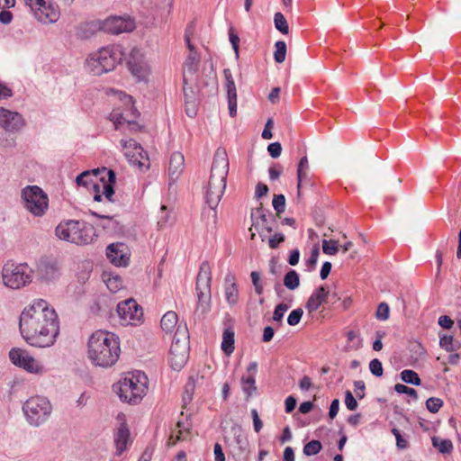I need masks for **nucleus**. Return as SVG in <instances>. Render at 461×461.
<instances>
[{
	"label": "nucleus",
	"mask_w": 461,
	"mask_h": 461,
	"mask_svg": "<svg viewBox=\"0 0 461 461\" xmlns=\"http://www.w3.org/2000/svg\"><path fill=\"white\" fill-rule=\"evenodd\" d=\"M59 328L56 310L43 299L33 300L21 312L20 332L23 339L32 347L53 346L59 335Z\"/></svg>",
	"instance_id": "nucleus-1"
},
{
	"label": "nucleus",
	"mask_w": 461,
	"mask_h": 461,
	"mask_svg": "<svg viewBox=\"0 0 461 461\" xmlns=\"http://www.w3.org/2000/svg\"><path fill=\"white\" fill-rule=\"evenodd\" d=\"M120 355V339L115 333L99 330L89 337L87 357L94 366L111 367L116 364Z\"/></svg>",
	"instance_id": "nucleus-2"
},
{
	"label": "nucleus",
	"mask_w": 461,
	"mask_h": 461,
	"mask_svg": "<svg viewBox=\"0 0 461 461\" xmlns=\"http://www.w3.org/2000/svg\"><path fill=\"white\" fill-rule=\"evenodd\" d=\"M123 57L124 52L121 45H107L87 56L85 61V68L94 76H101L114 70L122 61Z\"/></svg>",
	"instance_id": "nucleus-3"
},
{
	"label": "nucleus",
	"mask_w": 461,
	"mask_h": 461,
	"mask_svg": "<svg viewBox=\"0 0 461 461\" xmlns=\"http://www.w3.org/2000/svg\"><path fill=\"white\" fill-rule=\"evenodd\" d=\"M228 172L229 159L227 154L224 151H217L212 161L205 192L206 203L211 208L218 205L224 194Z\"/></svg>",
	"instance_id": "nucleus-4"
},
{
	"label": "nucleus",
	"mask_w": 461,
	"mask_h": 461,
	"mask_svg": "<svg viewBox=\"0 0 461 461\" xmlns=\"http://www.w3.org/2000/svg\"><path fill=\"white\" fill-rule=\"evenodd\" d=\"M107 94L112 95L122 105L114 108L110 113V120L113 122L115 130L131 131L137 128L135 120L139 116L138 110L134 107L133 99L131 95L114 89H110Z\"/></svg>",
	"instance_id": "nucleus-5"
},
{
	"label": "nucleus",
	"mask_w": 461,
	"mask_h": 461,
	"mask_svg": "<svg viewBox=\"0 0 461 461\" xmlns=\"http://www.w3.org/2000/svg\"><path fill=\"white\" fill-rule=\"evenodd\" d=\"M148 377L141 371L127 373L118 383L117 392L123 402L136 404L146 395Z\"/></svg>",
	"instance_id": "nucleus-6"
},
{
	"label": "nucleus",
	"mask_w": 461,
	"mask_h": 461,
	"mask_svg": "<svg viewBox=\"0 0 461 461\" xmlns=\"http://www.w3.org/2000/svg\"><path fill=\"white\" fill-rule=\"evenodd\" d=\"M57 237L77 245L93 242L95 237L94 226L83 221L68 220L60 222L55 230Z\"/></svg>",
	"instance_id": "nucleus-7"
},
{
	"label": "nucleus",
	"mask_w": 461,
	"mask_h": 461,
	"mask_svg": "<svg viewBox=\"0 0 461 461\" xmlns=\"http://www.w3.org/2000/svg\"><path fill=\"white\" fill-rule=\"evenodd\" d=\"M33 271L26 263L6 262L2 268L4 285L11 289H20L32 282Z\"/></svg>",
	"instance_id": "nucleus-8"
},
{
	"label": "nucleus",
	"mask_w": 461,
	"mask_h": 461,
	"mask_svg": "<svg viewBox=\"0 0 461 461\" xmlns=\"http://www.w3.org/2000/svg\"><path fill=\"white\" fill-rule=\"evenodd\" d=\"M23 411L29 424L38 427L50 417L52 405L48 398L35 395L23 403Z\"/></svg>",
	"instance_id": "nucleus-9"
},
{
	"label": "nucleus",
	"mask_w": 461,
	"mask_h": 461,
	"mask_svg": "<svg viewBox=\"0 0 461 461\" xmlns=\"http://www.w3.org/2000/svg\"><path fill=\"white\" fill-rule=\"evenodd\" d=\"M211 284L212 270L210 264L208 262H203L200 266L196 279V313L204 315L211 309Z\"/></svg>",
	"instance_id": "nucleus-10"
},
{
	"label": "nucleus",
	"mask_w": 461,
	"mask_h": 461,
	"mask_svg": "<svg viewBox=\"0 0 461 461\" xmlns=\"http://www.w3.org/2000/svg\"><path fill=\"white\" fill-rule=\"evenodd\" d=\"M23 207L35 217L43 216L49 208L48 194L38 185H27L22 189Z\"/></svg>",
	"instance_id": "nucleus-11"
},
{
	"label": "nucleus",
	"mask_w": 461,
	"mask_h": 461,
	"mask_svg": "<svg viewBox=\"0 0 461 461\" xmlns=\"http://www.w3.org/2000/svg\"><path fill=\"white\" fill-rule=\"evenodd\" d=\"M35 18L42 23H54L60 16L59 7L52 0H24Z\"/></svg>",
	"instance_id": "nucleus-12"
},
{
	"label": "nucleus",
	"mask_w": 461,
	"mask_h": 461,
	"mask_svg": "<svg viewBox=\"0 0 461 461\" xmlns=\"http://www.w3.org/2000/svg\"><path fill=\"white\" fill-rule=\"evenodd\" d=\"M116 312L122 326H139L144 321L143 309L134 299L120 302Z\"/></svg>",
	"instance_id": "nucleus-13"
},
{
	"label": "nucleus",
	"mask_w": 461,
	"mask_h": 461,
	"mask_svg": "<svg viewBox=\"0 0 461 461\" xmlns=\"http://www.w3.org/2000/svg\"><path fill=\"white\" fill-rule=\"evenodd\" d=\"M122 152L127 160L140 169H148L149 161L148 155L144 152L142 147L134 140L129 139L121 140Z\"/></svg>",
	"instance_id": "nucleus-14"
},
{
	"label": "nucleus",
	"mask_w": 461,
	"mask_h": 461,
	"mask_svg": "<svg viewBox=\"0 0 461 461\" xmlns=\"http://www.w3.org/2000/svg\"><path fill=\"white\" fill-rule=\"evenodd\" d=\"M103 174L104 176H101L90 189L94 200L96 202H101L103 196L108 201H112V197L114 194L113 185L115 183V173L113 170L104 168Z\"/></svg>",
	"instance_id": "nucleus-15"
},
{
	"label": "nucleus",
	"mask_w": 461,
	"mask_h": 461,
	"mask_svg": "<svg viewBox=\"0 0 461 461\" xmlns=\"http://www.w3.org/2000/svg\"><path fill=\"white\" fill-rule=\"evenodd\" d=\"M9 357L12 363L23 368L29 373L41 374L44 372V366L32 357L28 351L22 348H13L9 352Z\"/></svg>",
	"instance_id": "nucleus-16"
},
{
	"label": "nucleus",
	"mask_w": 461,
	"mask_h": 461,
	"mask_svg": "<svg viewBox=\"0 0 461 461\" xmlns=\"http://www.w3.org/2000/svg\"><path fill=\"white\" fill-rule=\"evenodd\" d=\"M189 357L188 344L186 338L181 340L174 338L168 353V363L170 366L176 371L181 370L186 364Z\"/></svg>",
	"instance_id": "nucleus-17"
},
{
	"label": "nucleus",
	"mask_w": 461,
	"mask_h": 461,
	"mask_svg": "<svg viewBox=\"0 0 461 461\" xmlns=\"http://www.w3.org/2000/svg\"><path fill=\"white\" fill-rule=\"evenodd\" d=\"M99 29L108 33L120 34L122 32H132L135 28V23L130 17L110 16L105 20L99 22Z\"/></svg>",
	"instance_id": "nucleus-18"
},
{
	"label": "nucleus",
	"mask_w": 461,
	"mask_h": 461,
	"mask_svg": "<svg viewBox=\"0 0 461 461\" xmlns=\"http://www.w3.org/2000/svg\"><path fill=\"white\" fill-rule=\"evenodd\" d=\"M24 126V120L16 112L0 107V128L9 132L20 131Z\"/></svg>",
	"instance_id": "nucleus-19"
},
{
	"label": "nucleus",
	"mask_w": 461,
	"mask_h": 461,
	"mask_svg": "<svg viewBox=\"0 0 461 461\" xmlns=\"http://www.w3.org/2000/svg\"><path fill=\"white\" fill-rule=\"evenodd\" d=\"M106 256L117 267L127 266L130 260L128 248L123 243L110 244L106 249Z\"/></svg>",
	"instance_id": "nucleus-20"
},
{
	"label": "nucleus",
	"mask_w": 461,
	"mask_h": 461,
	"mask_svg": "<svg viewBox=\"0 0 461 461\" xmlns=\"http://www.w3.org/2000/svg\"><path fill=\"white\" fill-rule=\"evenodd\" d=\"M258 374V363L251 362L247 366V372L242 375L240 383L243 393L247 395V399L251 397L257 391L256 376Z\"/></svg>",
	"instance_id": "nucleus-21"
},
{
	"label": "nucleus",
	"mask_w": 461,
	"mask_h": 461,
	"mask_svg": "<svg viewBox=\"0 0 461 461\" xmlns=\"http://www.w3.org/2000/svg\"><path fill=\"white\" fill-rule=\"evenodd\" d=\"M223 75L225 77L229 113L230 117H235L237 114V90L235 82L229 68L223 70Z\"/></svg>",
	"instance_id": "nucleus-22"
},
{
	"label": "nucleus",
	"mask_w": 461,
	"mask_h": 461,
	"mask_svg": "<svg viewBox=\"0 0 461 461\" xmlns=\"http://www.w3.org/2000/svg\"><path fill=\"white\" fill-rule=\"evenodd\" d=\"M330 291L327 286L321 285L315 289L310 295L305 304V309L311 314L316 312L321 304L326 303Z\"/></svg>",
	"instance_id": "nucleus-23"
},
{
	"label": "nucleus",
	"mask_w": 461,
	"mask_h": 461,
	"mask_svg": "<svg viewBox=\"0 0 461 461\" xmlns=\"http://www.w3.org/2000/svg\"><path fill=\"white\" fill-rule=\"evenodd\" d=\"M113 440L116 447V454L120 456L127 448L130 442V430L123 419L119 426L114 429Z\"/></svg>",
	"instance_id": "nucleus-24"
},
{
	"label": "nucleus",
	"mask_w": 461,
	"mask_h": 461,
	"mask_svg": "<svg viewBox=\"0 0 461 461\" xmlns=\"http://www.w3.org/2000/svg\"><path fill=\"white\" fill-rule=\"evenodd\" d=\"M185 168V158L180 152H174L169 160L168 176L170 182L176 181Z\"/></svg>",
	"instance_id": "nucleus-25"
},
{
	"label": "nucleus",
	"mask_w": 461,
	"mask_h": 461,
	"mask_svg": "<svg viewBox=\"0 0 461 461\" xmlns=\"http://www.w3.org/2000/svg\"><path fill=\"white\" fill-rule=\"evenodd\" d=\"M224 295L227 303L230 305H234L239 302V289L235 276L232 274H228L225 276Z\"/></svg>",
	"instance_id": "nucleus-26"
},
{
	"label": "nucleus",
	"mask_w": 461,
	"mask_h": 461,
	"mask_svg": "<svg viewBox=\"0 0 461 461\" xmlns=\"http://www.w3.org/2000/svg\"><path fill=\"white\" fill-rule=\"evenodd\" d=\"M128 67L131 74L140 80L145 79L149 72L148 63L143 59L137 60L133 56L128 61Z\"/></svg>",
	"instance_id": "nucleus-27"
},
{
	"label": "nucleus",
	"mask_w": 461,
	"mask_h": 461,
	"mask_svg": "<svg viewBox=\"0 0 461 461\" xmlns=\"http://www.w3.org/2000/svg\"><path fill=\"white\" fill-rule=\"evenodd\" d=\"M199 56L196 52L189 53L183 65V80L184 85L187 84L186 75H194L198 68Z\"/></svg>",
	"instance_id": "nucleus-28"
},
{
	"label": "nucleus",
	"mask_w": 461,
	"mask_h": 461,
	"mask_svg": "<svg viewBox=\"0 0 461 461\" xmlns=\"http://www.w3.org/2000/svg\"><path fill=\"white\" fill-rule=\"evenodd\" d=\"M308 170H309V163L306 156L303 157L297 167V189L298 194L300 195L301 188L303 184H307L310 182L308 178Z\"/></svg>",
	"instance_id": "nucleus-29"
},
{
	"label": "nucleus",
	"mask_w": 461,
	"mask_h": 461,
	"mask_svg": "<svg viewBox=\"0 0 461 461\" xmlns=\"http://www.w3.org/2000/svg\"><path fill=\"white\" fill-rule=\"evenodd\" d=\"M178 316L173 311L167 312L161 318L160 327L166 333L171 334L177 326Z\"/></svg>",
	"instance_id": "nucleus-30"
},
{
	"label": "nucleus",
	"mask_w": 461,
	"mask_h": 461,
	"mask_svg": "<svg viewBox=\"0 0 461 461\" xmlns=\"http://www.w3.org/2000/svg\"><path fill=\"white\" fill-rule=\"evenodd\" d=\"M103 280L112 293H116L123 288V280L119 275L104 272Z\"/></svg>",
	"instance_id": "nucleus-31"
},
{
	"label": "nucleus",
	"mask_w": 461,
	"mask_h": 461,
	"mask_svg": "<svg viewBox=\"0 0 461 461\" xmlns=\"http://www.w3.org/2000/svg\"><path fill=\"white\" fill-rule=\"evenodd\" d=\"M251 218L253 221V226L256 229L259 227L266 229L268 232L272 231V228L268 224V220L270 219V215L266 214L261 209L257 210V212L251 213Z\"/></svg>",
	"instance_id": "nucleus-32"
},
{
	"label": "nucleus",
	"mask_w": 461,
	"mask_h": 461,
	"mask_svg": "<svg viewBox=\"0 0 461 461\" xmlns=\"http://www.w3.org/2000/svg\"><path fill=\"white\" fill-rule=\"evenodd\" d=\"M234 348V330L232 328H227L222 334L221 350L230 356Z\"/></svg>",
	"instance_id": "nucleus-33"
},
{
	"label": "nucleus",
	"mask_w": 461,
	"mask_h": 461,
	"mask_svg": "<svg viewBox=\"0 0 461 461\" xmlns=\"http://www.w3.org/2000/svg\"><path fill=\"white\" fill-rule=\"evenodd\" d=\"M99 177L100 176L97 171H85L77 177V184L90 190L95 182L97 181Z\"/></svg>",
	"instance_id": "nucleus-34"
},
{
	"label": "nucleus",
	"mask_w": 461,
	"mask_h": 461,
	"mask_svg": "<svg viewBox=\"0 0 461 461\" xmlns=\"http://www.w3.org/2000/svg\"><path fill=\"white\" fill-rule=\"evenodd\" d=\"M431 440L433 447H436L440 453L447 454L450 453L453 449V444L450 439L433 437Z\"/></svg>",
	"instance_id": "nucleus-35"
},
{
	"label": "nucleus",
	"mask_w": 461,
	"mask_h": 461,
	"mask_svg": "<svg viewBox=\"0 0 461 461\" xmlns=\"http://www.w3.org/2000/svg\"><path fill=\"white\" fill-rule=\"evenodd\" d=\"M40 271L42 277L46 280L55 279L59 274V269L54 263L41 265Z\"/></svg>",
	"instance_id": "nucleus-36"
},
{
	"label": "nucleus",
	"mask_w": 461,
	"mask_h": 461,
	"mask_svg": "<svg viewBox=\"0 0 461 461\" xmlns=\"http://www.w3.org/2000/svg\"><path fill=\"white\" fill-rule=\"evenodd\" d=\"M284 285L290 290H294L300 285L299 275L295 270H289L284 277Z\"/></svg>",
	"instance_id": "nucleus-37"
},
{
	"label": "nucleus",
	"mask_w": 461,
	"mask_h": 461,
	"mask_svg": "<svg viewBox=\"0 0 461 461\" xmlns=\"http://www.w3.org/2000/svg\"><path fill=\"white\" fill-rule=\"evenodd\" d=\"M347 336V345L346 348L348 350H357L361 347V339L357 332L354 330H349L346 334Z\"/></svg>",
	"instance_id": "nucleus-38"
},
{
	"label": "nucleus",
	"mask_w": 461,
	"mask_h": 461,
	"mask_svg": "<svg viewBox=\"0 0 461 461\" xmlns=\"http://www.w3.org/2000/svg\"><path fill=\"white\" fill-rule=\"evenodd\" d=\"M401 378L403 382L407 384H411L414 385H420L421 383L420 378L418 374L411 369H405L401 372Z\"/></svg>",
	"instance_id": "nucleus-39"
},
{
	"label": "nucleus",
	"mask_w": 461,
	"mask_h": 461,
	"mask_svg": "<svg viewBox=\"0 0 461 461\" xmlns=\"http://www.w3.org/2000/svg\"><path fill=\"white\" fill-rule=\"evenodd\" d=\"M286 56V44L283 41H278L275 44L274 59L276 63L285 61Z\"/></svg>",
	"instance_id": "nucleus-40"
},
{
	"label": "nucleus",
	"mask_w": 461,
	"mask_h": 461,
	"mask_svg": "<svg viewBox=\"0 0 461 461\" xmlns=\"http://www.w3.org/2000/svg\"><path fill=\"white\" fill-rule=\"evenodd\" d=\"M322 251L326 255L334 256L339 251V241L334 240H322Z\"/></svg>",
	"instance_id": "nucleus-41"
},
{
	"label": "nucleus",
	"mask_w": 461,
	"mask_h": 461,
	"mask_svg": "<svg viewBox=\"0 0 461 461\" xmlns=\"http://www.w3.org/2000/svg\"><path fill=\"white\" fill-rule=\"evenodd\" d=\"M439 346L447 352H454L458 348V347L455 345L454 338L451 335H444L440 337Z\"/></svg>",
	"instance_id": "nucleus-42"
},
{
	"label": "nucleus",
	"mask_w": 461,
	"mask_h": 461,
	"mask_svg": "<svg viewBox=\"0 0 461 461\" xmlns=\"http://www.w3.org/2000/svg\"><path fill=\"white\" fill-rule=\"evenodd\" d=\"M276 28L283 34H287L289 32L288 23L286 19L281 13H276L274 17Z\"/></svg>",
	"instance_id": "nucleus-43"
},
{
	"label": "nucleus",
	"mask_w": 461,
	"mask_h": 461,
	"mask_svg": "<svg viewBox=\"0 0 461 461\" xmlns=\"http://www.w3.org/2000/svg\"><path fill=\"white\" fill-rule=\"evenodd\" d=\"M322 448L321 443L319 440H311L305 444L303 447V453L306 456H313L318 454Z\"/></svg>",
	"instance_id": "nucleus-44"
},
{
	"label": "nucleus",
	"mask_w": 461,
	"mask_h": 461,
	"mask_svg": "<svg viewBox=\"0 0 461 461\" xmlns=\"http://www.w3.org/2000/svg\"><path fill=\"white\" fill-rule=\"evenodd\" d=\"M390 316V308L386 303H380L375 312V317L379 321H386Z\"/></svg>",
	"instance_id": "nucleus-45"
},
{
	"label": "nucleus",
	"mask_w": 461,
	"mask_h": 461,
	"mask_svg": "<svg viewBox=\"0 0 461 461\" xmlns=\"http://www.w3.org/2000/svg\"><path fill=\"white\" fill-rule=\"evenodd\" d=\"M289 305L286 303H281L277 304L274 310L273 313V321L278 323L282 322V320L284 318V315L285 312L288 310Z\"/></svg>",
	"instance_id": "nucleus-46"
},
{
	"label": "nucleus",
	"mask_w": 461,
	"mask_h": 461,
	"mask_svg": "<svg viewBox=\"0 0 461 461\" xmlns=\"http://www.w3.org/2000/svg\"><path fill=\"white\" fill-rule=\"evenodd\" d=\"M272 204L277 214H280L285 210V198L283 194H275Z\"/></svg>",
	"instance_id": "nucleus-47"
},
{
	"label": "nucleus",
	"mask_w": 461,
	"mask_h": 461,
	"mask_svg": "<svg viewBox=\"0 0 461 461\" xmlns=\"http://www.w3.org/2000/svg\"><path fill=\"white\" fill-rule=\"evenodd\" d=\"M442 405L443 401L439 398L430 397L426 401V407L432 413H437Z\"/></svg>",
	"instance_id": "nucleus-48"
},
{
	"label": "nucleus",
	"mask_w": 461,
	"mask_h": 461,
	"mask_svg": "<svg viewBox=\"0 0 461 461\" xmlns=\"http://www.w3.org/2000/svg\"><path fill=\"white\" fill-rule=\"evenodd\" d=\"M303 314V311L302 308H297V309L293 310L290 312V314L288 315L287 323L290 326L297 325L300 322Z\"/></svg>",
	"instance_id": "nucleus-49"
},
{
	"label": "nucleus",
	"mask_w": 461,
	"mask_h": 461,
	"mask_svg": "<svg viewBox=\"0 0 461 461\" xmlns=\"http://www.w3.org/2000/svg\"><path fill=\"white\" fill-rule=\"evenodd\" d=\"M319 255H320L319 248L317 246H315L312 249L310 257L305 260V265H306L308 270L311 271L315 267L317 261H318Z\"/></svg>",
	"instance_id": "nucleus-50"
},
{
	"label": "nucleus",
	"mask_w": 461,
	"mask_h": 461,
	"mask_svg": "<svg viewBox=\"0 0 461 461\" xmlns=\"http://www.w3.org/2000/svg\"><path fill=\"white\" fill-rule=\"evenodd\" d=\"M394 390L395 392H397L398 393H405V394H408L409 396H411V398H413L414 400H417L418 398V394H417V392L413 389V388H411L405 384H396L394 385Z\"/></svg>",
	"instance_id": "nucleus-51"
},
{
	"label": "nucleus",
	"mask_w": 461,
	"mask_h": 461,
	"mask_svg": "<svg viewBox=\"0 0 461 461\" xmlns=\"http://www.w3.org/2000/svg\"><path fill=\"white\" fill-rule=\"evenodd\" d=\"M250 277H251V281L255 287V292L257 293V294H258V295L262 294L264 287H263V284L260 280V274L257 271H252L250 274Z\"/></svg>",
	"instance_id": "nucleus-52"
},
{
	"label": "nucleus",
	"mask_w": 461,
	"mask_h": 461,
	"mask_svg": "<svg viewBox=\"0 0 461 461\" xmlns=\"http://www.w3.org/2000/svg\"><path fill=\"white\" fill-rule=\"evenodd\" d=\"M229 40L231 43L232 49L236 54V57H239V48H240V37L235 32V30L233 27H230L229 29Z\"/></svg>",
	"instance_id": "nucleus-53"
},
{
	"label": "nucleus",
	"mask_w": 461,
	"mask_h": 461,
	"mask_svg": "<svg viewBox=\"0 0 461 461\" xmlns=\"http://www.w3.org/2000/svg\"><path fill=\"white\" fill-rule=\"evenodd\" d=\"M370 372L375 376L383 375V366L379 359L375 358L369 363Z\"/></svg>",
	"instance_id": "nucleus-54"
},
{
	"label": "nucleus",
	"mask_w": 461,
	"mask_h": 461,
	"mask_svg": "<svg viewBox=\"0 0 461 461\" xmlns=\"http://www.w3.org/2000/svg\"><path fill=\"white\" fill-rule=\"evenodd\" d=\"M345 404L350 411H354L357 408V402L350 391H346L345 393Z\"/></svg>",
	"instance_id": "nucleus-55"
},
{
	"label": "nucleus",
	"mask_w": 461,
	"mask_h": 461,
	"mask_svg": "<svg viewBox=\"0 0 461 461\" xmlns=\"http://www.w3.org/2000/svg\"><path fill=\"white\" fill-rule=\"evenodd\" d=\"M392 433L394 435L396 445L400 449H404L408 447V441L402 437L399 429L394 428L392 429Z\"/></svg>",
	"instance_id": "nucleus-56"
},
{
	"label": "nucleus",
	"mask_w": 461,
	"mask_h": 461,
	"mask_svg": "<svg viewBox=\"0 0 461 461\" xmlns=\"http://www.w3.org/2000/svg\"><path fill=\"white\" fill-rule=\"evenodd\" d=\"M251 416L253 419L254 430L258 433L263 428V422L258 416V412L256 409L251 410Z\"/></svg>",
	"instance_id": "nucleus-57"
},
{
	"label": "nucleus",
	"mask_w": 461,
	"mask_h": 461,
	"mask_svg": "<svg viewBox=\"0 0 461 461\" xmlns=\"http://www.w3.org/2000/svg\"><path fill=\"white\" fill-rule=\"evenodd\" d=\"M284 240L285 236L283 234L276 233L268 240V245L271 249H276Z\"/></svg>",
	"instance_id": "nucleus-58"
},
{
	"label": "nucleus",
	"mask_w": 461,
	"mask_h": 461,
	"mask_svg": "<svg viewBox=\"0 0 461 461\" xmlns=\"http://www.w3.org/2000/svg\"><path fill=\"white\" fill-rule=\"evenodd\" d=\"M267 150L272 158H278L281 155L282 147L278 142H274L268 145Z\"/></svg>",
	"instance_id": "nucleus-59"
},
{
	"label": "nucleus",
	"mask_w": 461,
	"mask_h": 461,
	"mask_svg": "<svg viewBox=\"0 0 461 461\" xmlns=\"http://www.w3.org/2000/svg\"><path fill=\"white\" fill-rule=\"evenodd\" d=\"M274 122L272 118H269L265 125L262 131V138L265 140H270L272 138L271 129L273 128Z\"/></svg>",
	"instance_id": "nucleus-60"
},
{
	"label": "nucleus",
	"mask_w": 461,
	"mask_h": 461,
	"mask_svg": "<svg viewBox=\"0 0 461 461\" xmlns=\"http://www.w3.org/2000/svg\"><path fill=\"white\" fill-rule=\"evenodd\" d=\"M269 178L271 180L277 179L282 174V167L280 165H274L268 169Z\"/></svg>",
	"instance_id": "nucleus-61"
},
{
	"label": "nucleus",
	"mask_w": 461,
	"mask_h": 461,
	"mask_svg": "<svg viewBox=\"0 0 461 461\" xmlns=\"http://www.w3.org/2000/svg\"><path fill=\"white\" fill-rule=\"evenodd\" d=\"M438 324L443 329H451L454 325V321L447 315H442L438 318Z\"/></svg>",
	"instance_id": "nucleus-62"
},
{
	"label": "nucleus",
	"mask_w": 461,
	"mask_h": 461,
	"mask_svg": "<svg viewBox=\"0 0 461 461\" xmlns=\"http://www.w3.org/2000/svg\"><path fill=\"white\" fill-rule=\"evenodd\" d=\"M268 192V187L267 185L263 183H258L256 186L255 194L257 198H261L265 196Z\"/></svg>",
	"instance_id": "nucleus-63"
},
{
	"label": "nucleus",
	"mask_w": 461,
	"mask_h": 461,
	"mask_svg": "<svg viewBox=\"0 0 461 461\" xmlns=\"http://www.w3.org/2000/svg\"><path fill=\"white\" fill-rule=\"evenodd\" d=\"M214 459L215 461H225V456L219 443L214 445Z\"/></svg>",
	"instance_id": "nucleus-64"
}]
</instances>
